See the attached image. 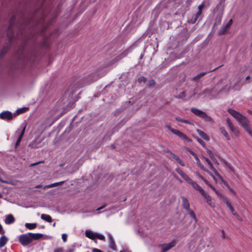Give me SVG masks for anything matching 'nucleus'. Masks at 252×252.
<instances>
[{
  "label": "nucleus",
  "mask_w": 252,
  "mask_h": 252,
  "mask_svg": "<svg viewBox=\"0 0 252 252\" xmlns=\"http://www.w3.org/2000/svg\"><path fill=\"white\" fill-rule=\"evenodd\" d=\"M220 179H221V180L222 181V183L223 184V185L224 186H225L229 190V191L232 193L233 194H235V190L232 189L231 188L227 183V182L224 181L221 177H220Z\"/></svg>",
  "instance_id": "26"
},
{
  "label": "nucleus",
  "mask_w": 252,
  "mask_h": 252,
  "mask_svg": "<svg viewBox=\"0 0 252 252\" xmlns=\"http://www.w3.org/2000/svg\"><path fill=\"white\" fill-rule=\"evenodd\" d=\"M12 26H13V24H12V21L11 20L10 22L9 26L8 28V31H7V36L8 37V38H9L10 40H11L14 36V33L11 30Z\"/></svg>",
  "instance_id": "18"
},
{
  "label": "nucleus",
  "mask_w": 252,
  "mask_h": 252,
  "mask_svg": "<svg viewBox=\"0 0 252 252\" xmlns=\"http://www.w3.org/2000/svg\"><path fill=\"white\" fill-rule=\"evenodd\" d=\"M108 239L109 243V248L114 251L116 250V247L115 244V241L112 236L110 234H108Z\"/></svg>",
  "instance_id": "15"
},
{
  "label": "nucleus",
  "mask_w": 252,
  "mask_h": 252,
  "mask_svg": "<svg viewBox=\"0 0 252 252\" xmlns=\"http://www.w3.org/2000/svg\"><path fill=\"white\" fill-rule=\"evenodd\" d=\"M63 181H62V182H57V183H53V184H51L45 186L44 188V189H45V188H53V187H56L57 186H58L59 185H61V184H63Z\"/></svg>",
  "instance_id": "29"
},
{
  "label": "nucleus",
  "mask_w": 252,
  "mask_h": 252,
  "mask_svg": "<svg viewBox=\"0 0 252 252\" xmlns=\"http://www.w3.org/2000/svg\"><path fill=\"white\" fill-rule=\"evenodd\" d=\"M228 113L233 117L239 123V124L242 126L246 131L252 136V132L249 126V122L247 119L242 115L239 112L231 109H228Z\"/></svg>",
  "instance_id": "1"
},
{
  "label": "nucleus",
  "mask_w": 252,
  "mask_h": 252,
  "mask_svg": "<svg viewBox=\"0 0 252 252\" xmlns=\"http://www.w3.org/2000/svg\"><path fill=\"white\" fill-rule=\"evenodd\" d=\"M85 235L86 237L91 239H94L96 238V233L90 230H86Z\"/></svg>",
  "instance_id": "19"
},
{
  "label": "nucleus",
  "mask_w": 252,
  "mask_h": 252,
  "mask_svg": "<svg viewBox=\"0 0 252 252\" xmlns=\"http://www.w3.org/2000/svg\"><path fill=\"white\" fill-rule=\"evenodd\" d=\"M236 218V219L238 220H239L240 221H242V219L241 217L239 215H238Z\"/></svg>",
  "instance_id": "57"
},
{
  "label": "nucleus",
  "mask_w": 252,
  "mask_h": 252,
  "mask_svg": "<svg viewBox=\"0 0 252 252\" xmlns=\"http://www.w3.org/2000/svg\"><path fill=\"white\" fill-rule=\"evenodd\" d=\"M29 235H30L32 241V240H39L43 237V234L41 233H33L29 232Z\"/></svg>",
  "instance_id": "17"
},
{
  "label": "nucleus",
  "mask_w": 252,
  "mask_h": 252,
  "mask_svg": "<svg viewBox=\"0 0 252 252\" xmlns=\"http://www.w3.org/2000/svg\"><path fill=\"white\" fill-rule=\"evenodd\" d=\"M186 96V94H185V91H182V92L180 93V94H179L178 95V98H184V97H185Z\"/></svg>",
  "instance_id": "41"
},
{
  "label": "nucleus",
  "mask_w": 252,
  "mask_h": 252,
  "mask_svg": "<svg viewBox=\"0 0 252 252\" xmlns=\"http://www.w3.org/2000/svg\"><path fill=\"white\" fill-rule=\"evenodd\" d=\"M221 236L223 239L225 238V232L223 230L221 231Z\"/></svg>",
  "instance_id": "46"
},
{
  "label": "nucleus",
  "mask_w": 252,
  "mask_h": 252,
  "mask_svg": "<svg viewBox=\"0 0 252 252\" xmlns=\"http://www.w3.org/2000/svg\"><path fill=\"white\" fill-rule=\"evenodd\" d=\"M203 181L204 182V183L208 185V186H210L209 183L205 179H203Z\"/></svg>",
  "instance_id": "54"
},
{
  "label": "nucleus",
  "mask_w": 252,
  "mask_h": 252,
  "mask_svg": "<svg viewBox=\"0 0 252 252\" xmlns=\"http://www.w3.org/2000/svg\"><path fill=\"white\" fill-rule=\"evenodd\" d=\"M183 123H185V124H189V125L191 124V123L190 121H189L188 120H185V119H184Z\"/></svg>",
  "instance_id": "50"
},
{
  "label": "nucleus",
  "mask_w": 252,
  "mask_h": 252,
  "mask_svg": "<svg viewBox=\"0 0 252 252\" xmlns=\"http://www.w3.org/2000/svg\"><path fill=\"white\" fill-rule=\"evenodd\" d=\"M194 158H195V160H196V161H199V159L197 155H196V157H194Z\"/></svg>",
  "instance_id": "60"
},
{
  "label": "nucleus",
  "mask_w": 252,
  "mask_h": 252,
  "mask_svg": "<svg viewBox=\"0 0 252 252\" xmlns=\"http://www.w3.org/2000/svg\"><path fill=\"white\" fill-rule=\"evenodd\" d=\"M8 239L4 235L0 238V248L4 247L7 243Z\"/></svg>",
  "instance_id": "20"
},
{
  "label": "nucleus",
  "mask_w": 252,
  "mask_h": 252,
  "mask_svg": "<svg viewBox=\"0 0 252 252\" xmlns=\"http://www.w3.org/2000/svg\"><path fill=\"white\" fill-rule=\"evenodd\" d=\"M165 126L171 132H172V129H174V128H172L169 125H166Z\"/></svg>",
  "instance_id": "49"
},
{
  "label": "nucleus",
  "mask_w": 252,
  "mask_h": 252,
  "mask_svg": "<svg viewBox=\"0 0 252 252\" xmlns=\"http://www.w3.org/2000/svg\"><path fill=\"white\" fill-rule=\"evenodd\" d=\"M208 153L209 154V155L210 156V157L213 159H214V156L212 154L210 150H208L207 151Z\"/></svg>",
  "instance_id": "44"
},
{
  "label": "nucleus",
  "mask_w": 252,
  "mask_h": 252,
  "mask_svg": "<svg viewBox=\"0 0 252 252\" xmlns=\"http://www.w3.org/2000/svg\"><path fill=\"white\" fill-rule=\"evenodd\" d=\"M224 202L225 203L226 206L229 208V209L230 210L231 212H233L234 209H233V207L231 206V204L229 203L227 198L226 199H225V200L224 201Z\"/></svg>",
  "instance_id": "32"
},
{
  "label": "nucleus",
  "mask_w": 252,
  "mask_h": 252,
  "mask_svg": "<svg viewBox=\"0 0 252 252\" xmlns=\"http://www.w3.org/2000/svg\"><path fill=\"white\" fill-rule=\"evenodd\" d=\"M220 131L221 133L225 137V138L227 140H229L230 139V137L228 134L227 131H226L225 129L223 127H221L220 128Z\"/></svg>",
  "instance_id": "27"
},
{
  "label": "nucleus",
  "mask_w": 252,
  "mask_h": 252,
  "mask_svg": "<svg viewBox=\"0 0 252 252\" xmlns=\"http://www.w3.org/2000/svg\"><path fill=\"white\" fill-rule=\"evenodd\" d=\"M96 238H97L98 239H99L101 240H103V241L105 240V237L104 236V235H103L102 234H101L96 233Z\"/></svg>",
  "instance_id": "34"
},
{
  "label": "nucleus",
  "mask_w": 252,
  "mask_h": 252,
  "mask_svg": "<svg viewBox=\"0 0 252 252\" xmlns=\"http://www.w3.org/2000/svg\"><path fill=\"white\" fill-rule=\"evenodd\" d=\"M19 241L24 246H27L32 242L29 233L22 234L19 236Z\"/></svg>",
  "instance_id": "3"
},
{
  "label": "nucleus",
  "mask_w": 252,
  "mask_h": 252,
  "mask_svg": "<svg viewBox=\"0 0 252 252\" xmlns=\"http://www.w3.org/2000/svg\"><path fill=\"white\" fill-rule=\"evenodd\" d=\"M189 153L194 157H196V154L195 153H194L193 152H192V151H189Z\"/></svg>",
  "instance_id": "55"
},
{
  "label": "nucleus",
  "mask_w": 252,
  "mask_h": 252,
  "mask_svg": "<svg viewBox=\"0 0 252 252\" xmlns=\"http://www.w3.org/2000/svg\"><path fill=\"white\" fill-rule=\"evenodd\" d=\"M215 192L216 193L218 196L222 199L223 200V201L227 199V197L225 195L221 193L219 191L217 190Z\"/></svg>",
  "instance_id": "31"
},
{
  "label": "nucleus",
  "mask_w": 252,
  "mask_h": 252,
  "mask_svg": "<svg viewBox=\"0 0 252 252\" xmlns=\"http://www.w3.org/2000/svg\"><path fill=\"white\" fill-rule=\"evenodd\" d=\"M177 242L175 240L172 241L169 243L163 244L160 245L162 249L161 252H166L167 251L173 248L176 244Z\"/></svg>",
  "instance_id": "8"
},
{
  "label": "nucleus",
  "mask_w": 252,
  "mask_h": 252,
  "mask_svg": "<svg viewBox=\"0 0 252 252\" xmlns=\"http://www.w3.org/2000/svg\"><path fill=\"white\" fill-rule=\"evenodd\" d=\"M231 213L235 217L239 215L235 210H234L233 212H231Z\"/></svg>",
  "instance_id": "52"
},
{
  "label": "nucleus",
  "mask_w": 252,
  "mask_h": 252,
  "mask_svg": "<svg viewBox=\"0 0 252 252\" xmlns=\"http://www.w3.org/2000/svg\"><path fill=\"white\" fill-rule=\"evenodd\" d=\"M197 162V163L198 164V165L201 168H202L203 170H204L205 171H206L211 176L213 177V175L212 173H211L210 172H208V170H206L205 168H203V167L201 165L200 161H196Z\"/></svg>",
  "instance_id": "35"
},
{
  "label": "nucleus",
  "mask_w": 252,
  "mask_h": 252,
  "mask_svg": "<svg viewBox=\"0 0 252 252\" xmlns=\"http://www.w3.org/2000/svg\"><path fill=\"white\" fill-rule=\"evenodd\" d=\"M198 177L203 180V179H204L201 175H198Z\"/></svg>",
  "instance_id": "61"
},
{
  "label": "nucleus",
  "mask_w": 252,
  "mask_h": 252,
  "mask_svg": "<svg viewBox=\"0 0 252 252\" xmlns=\"http://www.w3.org/2000/svg\"><path fill=\"white\" fill-rule=\"evenodd\" d=\"M92 252H102L101 250L96 249V248H94L92 250Z\"/></svg>",
  "instance_id": "47"
},
{
  "label": "nucleus",
  "mask_w": 252,
  "mask_h": 252,
  "mask_svg": "<svg viewBox=\"0 0 252 252\" xmlns=\"http://www.w3.org/2000/svg\"><path fill=\"white\" fill-rule=\"evenodd\" d=\"M175 177V178L177 180H178L180 182L182 183V181L176 175H174V176Z\"/></svg>",
  "instance_id": "56"
},
{
  "label": "nucleus",
  "mask_w": 252,
  "mask_h": 252,
  "mask_svg": "<svg viewBox=\"0 0 252 252\" xmlns=\"http://www.w3.org/2000/svg\"><path fill=\"white\" fill-rule=\"evenodd\" d=\"M187 211L190 215V216L196 222L197 218L194 212L192 210H190V209H189V210H187Z\"/></svg>",
  "instance_id": "30"
},
{
  "label": "nucleus",
  "mask_w": 252,
  "mask_h": 252,
  "mask_svg": "<svg viewBox=\"0 0 252 252\" xmlns=\"http://www.w3.org/2000/svg\"><path fill=\"white\" fill-rule=\"evenodd\" d=\"M62 238L63 242H66L67 238V235L66 233H63L62 235Z\"/></svg>",
  "instance_id": "39"
},
{
  "label": "nucleus",
  "mask_w": 252,
  "mask_h": 252,
  "mask_svg": "<svg viewBox=\"0 0 252 252\" xmlns=\"http://www.w3.org/2000/svg\"><path fill=\"white\" fill-rule=\"evenodd\" d=\"M232 20L230 19L227 23L223 24L222 27L219 30V33L220 34H225L227 32V30L229 29L230 27L232 25Z\"/></svg>",
  "instance_id": "9"
},
{
  "label": "nucleus",
  "mask_w": 252,
  "mask_h": 252,
  "mask_svg": "<svg viewBox=\"0 0 252 252\" xmlns=\"http://www.w3.org/2000/svg\"><path fill=\"white\" fill-rule=\"evenodd\" d=\"M176 171L186 181L189 177L187 174L184 173L182 170L179 168H177Z\"/></svg>",
  "instance_id": "24"
},
{
  "label": "nucleus",
  "mask_w": 252,
  "mask_h": 252,
  "mask_svg": "<svg viewBox=\"0 0 252 252\" xmlns=\"http://www.w3.org/2000/svg\"><path fill=\"white\" fill-rule=\"evenodd\" d=\"M175 119L176 121H178V122H182L183 123V121H184V119H182L179 117H176L175 118Z\"/></svg>",
  "instance_id": "42"
},
{
  "label": "nucleus",
  "mask_w": 252,
  "mask_h": 252,
  "mask_svg": "<svg viewBox=\"0 0 252 252\" xmlns=\"http://www.w3.org/2000/svg\"><path fill=\"white\" fill-rule=\"evenodd\" d=\"M197 133L204 140L206 141L209 140V136L203 131L201 130L197 129Z\"/></svg>",
  "instance_id": "22"
},
{
  "label": "nucleus",
  "mask_w": 252,
  "mask_h": 252,
  "mask_svg": "<svg viewBox=\"0 0 252 252\" xmlns=\"http://www.w3.org/2000/svg\"><path fill=\"white\" fill-rule=\"evenodd\" d=\"M209 187L214 191L215 192L217 189H216L213 187L212 186V185H210V186H209Z\"/></svg>",
  "instance_id": "53"
},
{
  "label": "nucleus",
  "mask_w": 252,
  "mask_h": 252,
  "mask_svg": "<svg viewBox=\"0 0 252 252\" xmlns=\"http://www.w3.org/2000/svg\"><path fill=\"white\" fill-rule=\"evenodd\" d=\"M26 108H22L18 109L16 111V114H19L23 113L24 112H25L26 111Z\"/></svg>",
  "instance_id": "36"
},
{
  "label": "nucleus",
  "mask_w": 252,
  "mask_h": 252,
  "mask_svg": "<svg viewBox=\"0 0 252 252\" xmlns=\"http://www.w3.org/2000/svg\"><path fill=\"white\" fill-rule=\"evenodd\" d=\"M15 221V219L12 215H8L6 216L4 222L7 224H10L13 223Z\"/></svg>",
  "instance_id": "16"
},
{
  "label": "nucleus",
  "mask_w": 252,
  "mask_h": 252,
  "mask_svg": "<svg viewBox=\"0 0 252 252\" xmlns=\"http://www.w3.org/2000/svg\"><path fill=\"white\" fill-rule=\"evenodd\" d=\"M13 118V114L8 111H3L0 113V119L10 120Z\"/></svg>",
  "instance_id": "10"
},
{
  "label": "nucleus",
  "mask_w": 252,
  "mask_h": 252,
  "mask_svg": "<svg viewBox=\"0 0 252 252\" xmlns=\"http://www.w3.org/2000/svg\"><path fill=\"white\" fill-rule=\"evenodd\" d=\"M56 225V222H54L53 224V226L55 227Z\"/></svg>",
  "instance_id": "63"
},
{
  "label": "nucleus",
  "mask_w": 252,
  "mask_h": 252,
  "mask_svg": "<svg viewBox=\"0 0 252 252\" xmlns=\"http://www.w3.org/2000/svg\"><path fill=\"white\" fill-rule=\"evenodd\" d=\"M36 223H26L25 226L27 228L30 230L34 229L36 227Z\"/></svg>",
  "instance_id": "28"
},
{
  "label": "nucleus",
  "mask_w": 252,
  "mask_h": 252,
  "mask_svg": "<svg viewBox=\"0 0 252 252\" xmlns=\"http://www.w3.org/2000/svg\"><path fill=\"white\" fill-rule=\"evenodd\" d=\"M41 219L48 222H51L52 221L51 217L50 215L47 214H42L41 215Z\"/></svg>",
  "instance_id": "23"
},
{
  "label": "nucleus",
  "mask_w": 252,
  "mask_h": 252,
  "mask_svg": "<svg viewBox=\"0 0 252 252\" xmlns=\"http://www.w3.org/2000/svg\"><path fill=\"white\" fill-rule=\"evenodd\" d=\"M98 77L97 76H95L94 78L90 82V83L92 82H93L94 81L98 79Z\"/></svg>",
  "instance_id": "58"
},
{
  "label": "nucleus",
  "mask_w": 252,
  "mask_h": 252,
  "mask_svg": "<svg viewBox=\"0 0 252 252\" xmlns=\"http://www.w3.org/2000/svg\"><path fill=\"white\" fill-rule=\"evenodd\" d=\"M126 252V251H125V252H122V251H121V252Z\"/></svg>",
  "instance_id": "64"
},
{
  "label": "nucleus",
  "mask_w": 252,
  "mask_h": 252,
  "mask_svg": "<svg viewBox=\"0 0 252 252\" xmlns=\"http://www.w3.org/2000/svg\"><path fill=\"white\" fill-rule=\"evenodd\" d=\"M146 81H147L146 78H145L143 76H141V77H139L138 79V81L140 83L143 82L145 83L146 82Z\"/></svg>",
  "instance_id": "37"
},
{
  "label": "nucleus",
  "mask_w": 252,
  "mask_h": 252,
  "mask_svg": "<svg viewBox=\"0 0 252 252\" xmlns=\"http://www.w3.org/2000/svg\"><path fill=\"white\" fill-rule=\"evenodd\" d=\"M63 249L62 248H57L54 250V252H62Z\"/></svg>",
  "instance_id": "48"
},
{
  "label": "nucleus",
  "mask_w": 252,
  "mask_h": 252,
  "mask_svg": "<svg viewBox=\"0 0 252 252\" xmlns=\"http://www.w3.org/2000/svg\"><path fill=\"white\" fill-rule=\"evenodd\" d=\"M4 233H5V231L3 229L2 225L0 224V234H3Z\"/></svg>",
  "instance_id": "43"
},
{
  "label": "nucleus",
  "mask_w": 252,
  "mask_h": 252,
  "mask_svg": "<svg viewBox=\"0 0 252 252\" xmlns=\"http://www.w3.org/2000/svg\"><path fill=\"white\" fill-rule=\"evenodd\" d=\"M206 72H201L198 74H197L196 76H195L194 77V79L197 81L199 80L201 77L204 76Z\"/></svg>",
  "instance_id": "33"
},
{
  "label": "nucleus",
  "mask_w": 252,
  "mask_h": 252,
  "mask_svg": "<svg viewBox=\"0 0 252 252\" xmlns=\"http://www.w3.org/2000/svg\"><path fill=\"white\" fill-rule=\"evenodd\" d=\"M205 161L207 162V163H208V166L209 167V168L216 174L217 175L218 173H217V172L216 171V170L215 169V168H214V167L213 166L212 163H211V162L210 161V160L208 158H204Z\"/></svg>",
  "instance_id": "25"
},
{
  "label": "nucleus",
  "mask_w": 252,
  "mask_h": 252,
  "mask_svg": "<svg viewBox=\"0 0 252 252\" xmlns=\"http://www.w3.org/2000/svg\"><path fill=\"white\" fill-rule=\"evenodd\" d=\"M202 195L206 200V202L211 207L215 206V203L212 201L211 196L206 192H204Z\"/></svg>",
  "instance_id": "13"
},
{
  "label": "nucleus",
  "mask_w": 252,
  "mask_h": 252,
  "mask_svg": "<svg viewBox=\"0 0 252 252\" xmlns=\"http://www.w3.org/2000/svg\"><path fill=\"white\" fill-rule=\"evenodd\" d=\"M172 132L184 140L189 141V138L185 134L177 129H172Z\"/></svg>",
  "instance_id": "12"
},
{
  "label": "nucleus",
  "mask_w": 252,
  "mask_h": 252,
  "mask_svg": "<svg viewBox=\"0 0 252 252\" xmlns=\"http://www.w3.org/2000/svg\"><path fill=\"white\" fill-rule=\"evenodd\" d=\"M26 128V125H22L16 131L15 134H19L18 138L15 144V147H17L21 142L22 139L24 136Z\"/></svg>",
  "instance_id": "4"
},
{
  "label": "nucleus",
  "mask_w": 252,
  "mask_h": 252,
  "mask_svg": "<svg viewBox=\"0 0 252 252\" xmlns=\"http://www.w3.org/2000/svg\"><path fill=\"white\" fill-rule=\"evenodd\" d=\"M104 207V206H102L99 208H97L96 209V211L100 210L102 209ZM96 214V213H95V210H89L87 212H84L83 217L84 218L91 217L93 216L94 215H95Z\"/></svg>",
  "instance_id": "11"
},
{
  "label": "nucleus",
  "mask_w": 252,
  "mask_h": 252,
  "mask_svg": "<svg viewBox=\"0 0 252 252\" xmlns=\"http://www.w3.org/2000/svg\"><path fill=\"white\" fill-rule=\"evenodd\" d=\"M203 6H204V4L203 3H202L201 4L199 5L198 6V10L200 11H202V9Z\"/></svg>",
  "instance_id": "45"
},
{
  "label": "nucleus",
  "mask_w": 252,
  "mask_h": 252,
  "mask_svg": "<svg viewBox=\"0 0 252 252\" xmlns=\"http://www.w3.org/2000/svg\"><path fill=\"white\" fill-rule=\"evenodd\" d=\"M190 111L196 116L203 119L205 121L212 122V118L208 116L205 112L196 108H191Z\"/></svg>",
  "instance_id": "2"
},
{
  "label": "nucleus",
  "mask_w": 252,
  "mask_h": 252,
  "mask_svg": "<svg viewBox=\"0 0 252 252\" xmlns=\"http://www.w3.org/2000/svg\"><path fill=\"white\" fill-rule=\"evenodd\" d=\"M182 204L183 208L186 210H189L190 204L189 200L185 196H181Z\"/></svg>",
  "instance_id": "14"
},
{
  "label": "nucleus",
  "mask_w": 252,
  "mask_h": 252,
  "mask_svg": "<svg viewBox=\"0 0 252 252\" xmlns=\"http://www.w3.org/2000/svg\"><path fill=\"white\" fill-rule=\"evenodd\" d=\"M170 156H171V158L175 159L177 161V162H178V163L179 164H180L181 166H185L184 163L176 155H175L174 154H173L172 153H170Z\"/></svg>",
  "instance_id": "21"
},
{
  "label": "nucleus",
  "mask_w": 252,
  "mask_h": 252,
  "mask_svg": "<svg viewBox=\"0 0 252 252\" xmlns=\"http://www.w3.org/2000/svg\"><path fill=\"white\" fill-rule=\"evenodd\" d=\"M201 11H200L199 10H198V12L196 14V16H195L196 19L198 18L199 16L201 15Z\"/></svg>",
  "instance_id": "51"
},
{
  "label": "nucleus",
  "mask_w": 252,
  "mask_h": 252,
  "mask_svg": "<svg viewBox=\"0 0 252 252\" xmlns=\"http://www.w3.org/2000/svg\"><path fill=\"white\" fill-rule=\"evenodd\" d=\"M226 122L229 131L235 136H238L240 133L238 128L233 126L229 118L226 119Z\"/></svg>",
  "instance_id": "7"
},
{
  "label": "nucleus",
  "mask_w": 252,
  "mask_h": 252,
  "mask_svg": "<svg viewBox=\"0 0 252 252\" xmlns=\"http://www.w3.org/2000/svg\"><path fill=\"white\" fill-rule=\"evenodd\" d=\"M198 142L204 148L206 147V145H205V142L201 139H200L199 138H198L197 139Z\"/></svg>",
  "instance_id": "40"
},
{
  "label": "nucleus",
  "mask_w": 252,
  "mask_h": 252,
  "mask_svg": "<svg viewBox=\"0 0 252 252\" xmlns=\"http://www.w3.org/2000/svg\"><path fill=\"white\" fill-rule=\"evenodd\" d=\"M42 186L41 185H37L35 187V188L36 189H38V188H41Z\"/></svg>",
  "instance_id": "59"
},
{
  "label": "nucleus",
  "mask_w": 252,
  "mask_h": 252,
  "mask_svg": "<svg viewBox=\"0 0 252 252\" xmlns=\"http://www.w3.org/2000/svg\"><path fill=\"white\" fill-rule=\"evenodd\" d=\"M155 82L154 80L151 79L149 81L148 85L149 87L154 86L155 85Z\"/></svg>",
  "instance_id": "38"
},
{
  "label": "nucleus",
  "mask_w": 252,
  "mask_h": 252,
  "mask_svg": "<svg viewBox=\"0 0 252 252\" xmlns=\"http://www.w3.org/2000/svg\"><path fill=\"white\" fill-rule=\"evenodd\" d=\"M38 163H33L32 164V166H33V165H37Z\"/></svg>",
  "instance_id": "62"
},
{
  "label": "nucleus",
  "mask_w": 252,
  "mask_h": 252,
  "mask_svg": "<svg viewBox=\"0 0 252 252\" xmlns=\"http://www.w3.org/2000/svg\"><path fill=\"white\" fill-rule=\"evenodd\" d=\"M138 44V41L135 42L132 45H131L128 48L124 51L123 53H122L120 55H119L117 57L116 61H118L120 60L123 58L126 57L131 50L136 47Z\"/></svg>",
  "instance_id": "6"
},
{
  "label": "nucleus",
  "mask_w": 252,
  "mask_h": 252,
  "mask_svg": "<svg viewBox=\"0 0 252 252\" xmlns=\"http://www.w3.org/2000/svg\"><path fill=\"white\" fill-rule=\"evenodd\" d=\"M188 184L191 186V187L195 190L198 191L202 195L205 191L196 182L193 181L189 177L186 181Z\"/></svg>",
  "instance_id": "5"
}]
</instances>
